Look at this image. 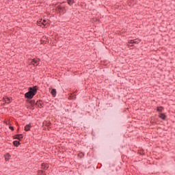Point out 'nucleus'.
Masks as SVG:
<instances>
[{"mask_svg": "<svg viewBox=\"0 0 175 175\" xmlns=\"http://www.w3.org/2000/svg\"><path fill=\"white\" fill-rule=\"evenodd\" d=\"M10 154L9 153H6L5 155V161H9L10 159Z\"/></svg>", "mask_w": 175, "mask_h": 175, "instance_id": "8", "label": "nucleus"}, {"mask_svg": "<svg viewBox=\"0 0 175 175\" xmlns=\"http://www.w3.org/2000/svg\"><path fill=\"white\" fill-rule=\"evenodd\" d=\"M50 90V92L51 94V95L55 98V96H57V90L55 89H51V88H49Z\"/></svg>", "mask_w": 175, "mask_h": 175, "instance_id": "4", "label": "nucleus"}, {"mask_svg": "<svg viewBox=\"0 0 175 175\" xmlns=\"http://www.w3.org/2000/svg\"><path fill=\"white\" fill-rule=\"evenodd\" d=\"M6 124H9V122H6Z\"/></svg>", "mask_w": 175, "mask_h": 175, "instance_id": "18", "label": "nucleus"}, {"mask_svg": "<svg viewBox=\"0 0 175 175\" xmlns=\"http://www.w3.org/2000/svg\"><path fill=\"white\" fill-rule=\"evenodd\" d=\"M163 111V107H157V111H159V113L162 112Z\"/></svg>", "mask_w": 175, "mask_h": 175, "instance_id": "13", "label": "nucleus"}, {"mask_svg": "<svg viewBox=\"0 0 175 175\" xmlns=\"http://www.w3.org/2000/svg\"><path fill=\"white\" fill-rule=\"evenodd\" d=\"M36 92H38V87L30 88L29 91L25 94V96L27 99H32L36 95Z\"/></svg>", "mask_w": 175, "mask_h": 175, "instance_id": "1", "label": "nucleus"}, {"mask_svg": "<svg viewBox=\"0 0 175 175\" xmlns=\"http://www.w3.org/2000/svg\"><path fill=\"white\" fill-rule=\"evenodd\" d=\"M57 9H58V10H62V7H61V6H57Z\"/></svg>", "mask_w": 175, "mask_h": 175, "instance_id": "16", "label": "nucleus"}, {"mask_svg": "<svg viewBox=\"0 0 175 175\" xmlns=\"http://www.w3.org/2000/svg\"><path fill=\"white\" fill-rule=\"evenodd\" d=\"M13 144H14V146H15V147H18V146H20V142L14 141Z\"/></svg>", "mask_w": 175, "mask_h": 175, "instance_id": "9", "label": "nucleus"}, {"mask_svg": "<svg viewBox=\"0 0 175 175\" xmlns=\"http://www.w3.org/2000/svg\"><path fill=\"white\" fill-rule=\"evenodd\" d=\"M14 139H17L18 140H21L23 139V135H16Z\"/></svg>", "mask_w": 175, "mask_h": 175, "instance_id": "6", "label": "nucleus"}, {"mask_svg": "<svg viewBox=\"0 0 175 175\" xmlns=\"http://www.w3.org/2000/svg\"><path fill=\"white\" fill-rule=\"evenodd\" d=\"M42 169H49V167L47 166V165L43 163V164H42Z\"/></svg>", "mask_w": 175, "mask_h": 175, "instance_id": "14", "label": "nucleus"}, {"mask_svg": "<svg viewBox=\"0 0 175 175\" xmlns=\"http://www.w3.org/2000/svg\"><path fill=\"white\" fill-rule=\"evenodd\" d=\"M159 117H160V118H161V120H165L166 119V116L163 113H160Z\"/></svg>", "mask_w": 175, "mask_h": 175, "instance_id": "11", "label": "nucleus"}, {"mask_svg": "<svg viewBox=\"0 0 175 175\" xmlns=\"http://www.w3.org/2000/svg\"><path fill=\"white\" fill-rule=\"evenodd\" d=\"M31 65H33L34 66H38V64H39V59H33L31 61Z\"/></svg>", "mask_w": 175, "mask_h": 175, "instance_id": "3", "label": "nucleus"}, {"mask_svg": "<svg viewBox=\"0 0 175 175\" xmlns=\"http://www.w3.org/2000/svg\"><path fill=\"white\" fill-rule=\"evenodd\" d=\"M9 128L11 129V131H14V128L13 126H10Z\"/></svg>", "mask_w": 175, "mask_h": 175, "instance_id": "17", "label": "nucleus"}, {"mask_svg": "<svg viewBox=\"0 0 175 175\" xmlns=\"http://www.w3.org/2000/svg\"><path fill=\"white\" fill-rule=\"evenodd\" d=\"M67 3L70 5L75 3V0H67Z\"/></svg>", "mask_w": 175, "mask_h": 175, "instance_id": "12", "label": "nucleus"}, {"mask_svg": "<svg viewBox=\"0 0 175 175\" xmlns=\"http://www.w3.org/2000/svg\"><path fill=\"white\" fill-rule=\"evenodd\" d=\"M139 42H140V40L139 39L131 40L129 42V46H135V44H139Z\"/></svg>", "mask_w": 175, "mask_h": 175, "instance_id": "2", "label": "nucleus"}, {"mask_svg": "<svg viewBox=\"0 0 175 175\" xmlns=\"http://www.w3.org/2000/svg\"><path fill=\"white\" fill-rule=\"evenodd\" d=\"M31 129V124H27L25 126V131H26V132H28V131H30Z\"/></svg>", "mask_w": 175, "mask_h": 175, "instance_id": "7", "label": "nucleus"}, {"mask_svg": "<svg viewBox=\"0 0 175 175\" xmlns=\"http://www.w3.org/2000/svg\"><path fill=\"white\" fill-rule=\"evenodd\" d=\"M38 175H46V173H44V172H43V171H40L38 172Z\"/></svg>", "mask_w": 175, "mask_h": 175, "instance_id": "15", "label": "nucleus"}, {"mask_svg": "<svg viewBox=\"0 0 175 175\" xmlns=\"http://www.w3.org/2000/svg\"><path fill=\"white\" fill-rule=\"evenodd\" d=\"M38 25H44V27H46V20H43L42 21L39 23Z\"/></svg>", "mask_w": 175, "mask_h": 175, "instance_id": "10", "label": "nucleus"}, {"mask_svg": "<svg viewBox=\"0 0 175 175\" xmlns=\"http://www.w3.org/2000/svg\"><path fill=\"white\" fill-rule=\"evenodd\" d=\"M4 102H5V103H10V102H12V98H9V97H5L3 98Z\"/></svg>", "mask_w": 175, "mask_h": 175, "instance_id": "5", "label": "nucleus"}]
</instances>
